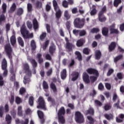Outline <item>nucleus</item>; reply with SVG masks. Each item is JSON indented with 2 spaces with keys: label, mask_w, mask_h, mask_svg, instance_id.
Here are the masks:
<instances>
[{
  "label": "nucleus",
  "mask_w": 124,
  "mask_h": 124,
  "mask_svg": "<svg viewBox=\"0 0 124 124\" xmlns=\"http://www.w3.org/2000/svg\"><path fill=\"white\" fill-rule=\"evenodd\" d=\"M20 32L24 39H29V38H32L33 37V33H30L29 31L27 30L26 24L25 23L21 27Z\"/></svg>",
  "instance_id": "obj_1"
},
{
  "label": "nucleus",
  "mask_w": 124,
  "mask_h": 124,
  "mask_svg": "<svg viewBox=\"0 0 124 124\" xmlns=\"http://www.w3.org/2000/svg\"><path fill=\"white\" fill-rule=\"evenodd\" d=\"M84 25H85V18L80 19V18L78 17L74 21V25L77 29H82Z\"/></svg>",
  "instance_id": "obj_2"
},
{
  "label": "nucleus",
  "mask_w": 124,
  "mask_h": 124,
  "mask_svg": "<svg viewBox=\"0 0 124 124\" xmlns=\"http://www.w3.org/2000/svg\"><path fill=\"white\" fill-rule=\"evenodd\" d=\"M1 68L3 70L2 77L4 78L7 77L8 75V70H7V61L5 59H3L1 63Z\"/></svg>",
  "instance_id": "obj_3"
},
{
  "label": "nucleus",
  "mask_w": 124,
  "mask_h": 124,
  "mask_svg": "<svg viewBox=\"0 0 124 124\" xmlns=\"http://www.w3.org/2000/svg\"><path fill=\"white\" fill-rule=\"evenodd\" d=\"M75 120L78 124H82L85 121L84 116L79 111L75 112Z\"/></svg>",
  "instance_id": "obj_4"
},
{
  "label": "nucleus",
  "mask_w": 124,
  "mask_h": 124,
  "mask_svg": "<svg viewBox=\"0 0 124 124\" xmlns=\"http://www.w3.org/2000/svg\"><path fill=\"white\" fill-rule=\"evenodd\" d=\"M38 102L39 103V105L37 106V108L38 109H42L43 110H46V104L45 103V101H44V99L43 97H40L38 99Z\"/></svg>",
  "instance_id": "obj_5"
},
{
  "label": "nucleus",
  "mask_w": 124,
  "mask_h": 124,
  "mask_svg": "<svg viewBox=\"0 0 124 124\" xmlns=\"http://www.w3.org/2000/svg\"><path fill=\"white\" fill-rule=\"evenodd\" d=\"M5 51H6L9 59H12V56L11 55V54H12V48H11L10 44H7L5 46Z\"/></svg>",
  "instance_id": "obj_6"
},
{
  "label": "nucleus",
  "mask_w": 124,
  "mask_h": 124,
  "mask_svg": "<svg viewBox=\"0 0 124 124\" xmlns=\"http://www.w3.org/2000/svg\"><path fill=\"white\" fill-rule=\"evenodd\" d=\"M23 69L25 71L26 74L29 76H31V71L30 69V66L29 65V64L27 63L24 64Z\"/></svg>",
  "instance_id": "obj_7"
},
{
  "label": "nucleus",
  "mask_w": 124,
  "mask_h": 124,
  "mask_svg": "<svg viewBox=\"0 0 124 124\" xmlns=\"http://www.w3.org/2000/svg\"><path fill=\"white\" fill-rule=\"evenodd\" d=\"M87 72L89 74H93V75H95V76H99V74H98V71L95 69L93 68H88L86 70Z\"/></svg>",
  "instance_id": "obj_8"
},
{
  "label": "nucleus",
  "mask_w": 124,
  "mask_h": 124,
  "mask_svg": "<svg viewBox=\"0 0 124 124\" xmlns=\"http://www.w3.org/2000/svg\"><path fill=\"white\" fill-rule=\"evenodd\" d=\"M13 35L10 38V42L12 46H16V37H15V32L13 31Z\"/></svg>",
  "instance_id": "obj_9"
},
{
  "label": "nucleus",
  "mask_w": 124,
  "mask_h": 124,
  "mask_svg": "<svg viewBox=\"0 0 124 124\" xmlns=\"http://www.w3.org/2000/svg\"><path fill=\"white\" fill-rule=\"evenodd\" d=\"M37 114L40 120L41 124H44V122H45V119H44V114H43V112L40 110H38Z\"/></svg>",
  "instance_id": "obj_10"
},
{
  "label": "nucleus",
  "mask_w": 124,
  "mask_h": 124,
  "mask_svg": "<svg viewBox=\"0 0 124 124\" xmlns=\"http://www.w3.org/2000/svg\"><path fill=\"white\" fill-rule=\"evenodd\" d=\"M75 46L73 44L69 43L67 41V43L66 44V49L68 51V52H70L72 50V49H74Z\"/></svg>",
  "instance_id": "obj_11"
},
{
  "label": "nucleus",
  "mask_w": 124,
  "mask_h": 124,
  "mask_svg": "<svg viewBox=\"0 0 124 124\" xmlns=\"http://www.w3.org/2000/svg\"><path fill=\"white\" fill-rule=\"evenodd\" d=\"M124 114H120L118 115V116L116 117V121L117 123H123L124 122Z\"/></svg>",
  "instance_id": "obj_12"
},
{
  "label": "nucleus",
  "mask_w": 124,
  "mask_h": 124,
  "mask_svg": "<svg viewBox=\"0 0 124 124\" xmlns=\"http://www.w3.org/2000/svg\"><path fill=\"white\" fill-rule=\"evenodd\" d=\"M56 13H55V16L56 19L57 20H59L61 17H62V11H61V9H58V10H54Z\"/></svg>",
  "instance_id": "obj_13"
},
{
  "label": "nucleus",
  "mask_w": 124,
  "mask_h": 124,
  "mask_svg": "<svg viewBox=\"0 0 124 124\" xmlns=\"http://www.w3.org/2000/svg\"><path fill=\"white\" fill-rule=\"evenodd\" d=\"M83 81L86 84H89L90 83V79H89V75L87 73H84L83 74Z\"/></svg>",
  "instance_id": "obj_14"
},
{
  "label": "nucleus",
  "mask_w": 124,
  "mask_h": 124,
  "mask_svg": "<svg viewBox=\"0 0 124 124\" xmlns=\"http://www.w3.org/2000/svg\"><path fill=\"white\" fill-rule=\"evenodd\" d=\"M33 29L34 31H36L39 28V25H38V22H37V20L35 18H34L32 20Z\"/></svg>",
  "instance_id": "obj_15"
},
{
  "label": "nucleus",
  "mask_w": 124,
  "mask_h": 124,
  "mask_svg": "<svg viewBox=\"0 0 124 124\" xmlns=\"http://www.w3.org/2000/svg\"><path fill=\"white\" fill-rule=\"evenodd\" d=\"M114 28H115V24H113L110 26V33H115V34H118V33H119V31L114 29Z\"/></svg>",
  "instance_id": "obj_16"
},
{
  "label": "nucleus",
  "mask_w": 124,
  "mask_h": 124,
  "mask_svg": "<svg viewBox=\"0 0 124 124\" xmlns=\"http://www.w3.org/2000/svg\"><path fill=\"white\" fill-rule=\"evenodd\" d=\"M97 13V10H96V7L95 5H93L92 10L90 12V15L91 16H94Z\"/></svg>",
  "instance_id": "obj_17"
},
{
  "label": "nucleus",
  "mask_w": 124,
  "mask_h": 124,
  "mask_svg": "<svg viewBox=\"0 0 124 124\" xmlns=\"http://www.w3.org/2000/svg\"><path fill=\"white\" fill-rule=\"evenodd\" d=\"M98 19L100 22H105L107 20L106 17L102 14H98Z\"/></svg>",
  "instance_id": "obj_18"
},
{
  "label": "nucleus",
  "mask_w": 124,
  "mask_h": 124,
  "mask_svg": "<svg viewBox=\"0 0 124 124\" xmlns=\"http://www.w3.org/2000/svg\"><path fill=\"white\" fill-rule=\"evenodd\" d=\"M64 114H65V110L64 109V107H62L58 111V116H63Z\"/></svg>",
  "instance_id": "obj_19"
},
{
  "label": "nucleus",
  "mask_w": 124,
  "mask_h": 124,
  "mask_svg": "<svg viewBox=\"0 0 124 124\" xmlns=\"http://www.w3.org/2000/svg\"><path fill=\"white\" fill-rule=\"evenodd\" d=\"M42 55L40 53H38L36 55V59H38L39 63H42L43 62V58H42Z\"/></svg>",
  "instance_id": "obj_20"
},
{
  "label": "nucleus",
  "mask_w": 124,
  "mask_h": 124,
  "mask_svg": "<svg viewBox=\"0 0 124 124\" xmlns=\"http://www.w3.org/2000/svg\"><path fill=\"white\" fill-rule=\"evenodd\" d=\"M56 51V46L53 45L49 47V52L50 55H53Z\"/></svg>",
  "instance_id": "obj_21"
},
{
  "label": "nucleus",
  "mask_w": 124,
  "mask_h": 124,
  "mask_svg": "<svg viewBox=\"0 0 124 124\" xmlns=\"http://www.w3.org/2000/svg\"><path fill=\"white\" fill-rule=\"evenodd\" d=\"M84 43H85V40L83 39H80L77 42V46H78V47H81Z\"/></svg>",
  "instance_id": "obj_22"
},
{
  "label": "nucleus",
  "mask_w": 124,
  "mask_h": 124,
  "mask_svg": "<svg viewBox=\"0 0 124 124\" xmlns=\"http://www.w3.org/2000/svg\"><path fill=\"white\" fill-rule=\"evenodd\" d=\"M95 57L96 60H99L101 57V52L99 50H96L95 52Z\"/></svg>",
  "instance_id": "obj_23"
},
{
  "label": "nucleus",
  "mask_w": 124,
  "mask_h": 124,
  "mask_svg": "<svg viewBox=\"0 0 124 124\" xmlns=\"http://www.w3.org/2000/svg\"><path fill=\"white\" fill-rule=\"evenodd\" d=\"M23 13H24V10L21 8H19L17 9L16 14L17 15V16H21V15H22Z\"/></svg>",
  "instance_id": "obj_24"
},
{
  "label": "nucleus",
  "mask_w": 124,
  "mask_h": 124,
  "mask_svg": "<svg viewBox=\"0 0 124 124\" xmlns=\"http://www.w3.org/2000/svg\"><path fill=\"white\" fill-rule=\"evenodd\" d=\"M30 62L31 63L34 68H35V67L37 66V62H36V61H35V60L33 59H30Z\"/></svg>",
  "instance_id": "obj_25"
},
{
  "label": "nucleus",
  "mask_w": 124,
  "mask_h": 124,
  "mask_svg": "<svg viewBox=\"0 0 124 124\" xmlns=\"http://www.w3.org/2000/svg\"><path fill=\"white\" fill-rule=\"evenodd\" d=\"M116 42H112L110 45L109 46V50L110 51H113L115 48H116Z\"/></svg>",
  "instance_id": "obj_26"
},
{
  "label": "nucleus",
  "mask_w": 124,
  "mask_h": 124,
  "mask_svg": "<svg viewBox=\"0 0 124 124\" xmlns=\"http://www.w3.org/2000/svg\"><path fill=\"white\" fill-rule=\"evenodd\" d=\"M78 76H79V73L78 72H74L73 73V78H72V81H75V80H77Z\"/></svg>",
  "instance_id": "obj_27"
},
{
  "label": "nucleus",
  "mask_w": 124,
  "mask_h": 124,
  "mask_svg": "<svg viewBox=\"0 0 124 124\" xmlns=\"http://www.w3.org/2000/svg\"><path fill=\"white\" fill-rule=\"evenodd\" d=\"M62 79H65L66 77V69H64L61 73Z\"/></svg>",
  "instance_id": "obj_28"
},
{
  "label": "nucleus",
  "mask_w": 124,
  "mask_h": 124,
  "mask_svg": "<svg viewBox=\"0 0 124 124\" xmlns=\"http://www.w3.org/2000/svg\"><path fill=\"white\" fill-rule=\"evenodd\" d=\"M52 3L54 8V10H58V9H60V7L58 5V2H57V1L56 0H53L52 1Z\"/></svg>",
  "instance_id": "obj_29"
},
{
  "label": "nucleus",
  "mask_w": 124,
  "mask_h": 124,
  "mask_svg": "<svg viewBox=\"0 0 124 124\" xmlns=\"http://www.w3.org/2000/svg\"><path fill=\"white\" fill-rule=\"evenodd\" d=\"M108 28L104 27L102 29V32L105 36H107L108 35Z\"/></svg>",
  "instance_id": "obj_30"
},
{
  "label": "nucleus",
  "mask_w": 124,
  "mask_h": 124,
  "mask_svg": "<svg viewBox=\"0 0 124 124\" xmlns=\"http://www.w3.org/2000/svg\"><path fill=\"white\" fill-rule=\"evenodd\" d=\"M43 87L44 90H45V92H47L46 90H48V89H49L48 83H47V82L45 80H44L43 82Z\"/></svg>",
  "instance_id": "obj_31"
},
{
  "label": "nucleus",
  "mask_w": 124,
  "mask_h": 124,
  "mask_svg": "<svg viewBox=\"0 0 124 124\" xmlns=\"http://www.w3.org/2000/svg\"><path fill=\"white\" fill-rule=\"evenodd\" d=\"M58 120H59V122L60 124H65V119H64V118L63 117V116H58Z\"/></svg>",
  "instance_id": "obj_32"
},
{
  "label": "nucleus",
  "mask_w": 124,
  "mask_h": 124,
  "mask_svg": "<svg viewBox=\"0 0 124 124\" xmlns=\"http://www.w3.org/2000/svg\"><path fill=\"white\" fill-rule=\"evenodd\" d=\"M31 82V79L27 76H25L24 77V80H23V83L24 85H27V84H30V82Z\"/></svg>",
  "instance_id": "obj_33"
},
{
  "label": "nucleus",
  "mask_w": 124,
  "mask_h": 124,
  "mask_svg": "<svg viewBox=\"0 0 124 124\" xmlns=\"http://www.w3.org/2000/svg\"><path fill=\"white\" fill-rule=\"evenodd\" d=\"M64 17H65L66 20H69L70 19V15L68 13V11H65L64 12Z\"/></svg>",
  "instance_id": "obj_34"
},
{
  "label": "nucleus",
  "mask_w": 124,
  "mask_h": 124,
  "mask_svg": "<svg viewBox=\"0 0 124 124\" xmlns=\"http://www.w3.org/2000/svg\"><path fill=\"white\" fill-rule=\"evenodd\" d=\"M93 113H94V111L93 110V108H90L89 110H87L85 112L86 115H88V114H90V115H93Z\"/></svg>",
  "instance_id": "obj_35"
},
{
  "label": "nucleus",
  "mask_w": 124,
  "mask_h": 124,
  "mask_svg": "<svg viewBox=\"0 0 124 124\" xmlns=\"http://www.w3.org/2000/svg\"><path fill=\"white\" fill-rule=\"evenodd\" d=\"M16 9V4L14 3L12 6L11 7L10 10L9 11L10 13H12V12H14Z\"/></svg>",
  "instance_id": "obj_36"
},
{
  "label": "nucleus",
  "mask_w": 124,
  "mask_h": 124,
  "mask_svg": "<svg viewBox=\"0 0 124 124\" xmlns=\"http://www.w3.org/2000/svg\"><path fill=\"white\" fill-rule=\"evenodd\" d=\"M17 41H18L19 45H20V46H21V47H23V46H24V41H23V39H22V38L21 37H18Z\"/></svg>",
  "instance_id": "obj_37"
},
{
  "label": "nucleus",
  "mask_w": 124,
  "mask_h": 124,
  "mask_svg": "<svg viewBox=\"0 0 124 124\" xmlns=\"http://www.w3.org/2000/svg\"><path fill=\"white\" fill-rule=\"evenodd\" d=\"M50 88L52 90L53 92L57 93V87H56V85H55L54 83L52 82L50 84Z\"/></svg>",
  "instance_id": "obj_38"
},
{
  "label": "nucleus",
  "mask_w": 124,
  "mask_h": 124,
  "mask_svg": "<svg viewBox=\"0 0 124 124\" xmlns=\"http://www.w3.org/2000/svg\"><path fill=\"white\" fill-rule=\"evenodd\" d=\"M6 121L8 124H9L11 123V116L9 114H7L5 117Z\"/></svg>",
  "instance_id": "obj_39"
},
{
  "label": "nucleus",
  "mask_w": 124,
  "mask_h": 124,
  "mask_svg": "<svg viewBox=\"0 0 124 124\" xmlns=\"http://www.w3.org/2000/svg\"><path fill=\"white\" fill-rule=\"evenodd\" d=\"M31 49L33 50H35L36 48V45H35V42L34 41V40H32L31 41Z\"/></svg>",
  "instance_id": "obj_40"
},
{
  "label": "nucleus",
  "mask_w": 124,
  "mask_h": 124,
  "mask_svg": "<svg viewBox=\"0 0 124 124\" xmlns=\"http://www.w3.org/2000/svg\"><path fill=\"white\" fill-rule=\"evenodd\" d=\"M111 107L110 104H106L104 107V109L105 110V111H108L111 109Z\"/></svg>",
  "instance_id": "obj_41"
},
{
  "label": "nucleus",
  "mask_w": 124,
  "mask_h": 124,
  "mask_svg": "<svg viewBox=\"0 0 124 124\" xmlns=\"http://www.w3.org/2000/svg\"><path fill=\"white\" fill-rule=\"evenodd\" d=\"M104 117L105 118H106V119H107V120H112V119H113V115L109 114H105L104 115Z\"/></svg>",
  "instance_id": "obj_42"
},
{
  "label": "nucleus",
  "mask_w": 124,
  "mask_h": 124,
  "mask_svg": "<svg viewBox=\"0 0 124 124\" xmlns=\"http://www.w3.org/2000/svg\"><path fill=\"white\" fill-rule=\"evenodd\" d=\"M86 34H87V32L85 30H79V36H85Z\"/></svg>",
  "instance_id": "obj_43"
},
{
  "label": "nucleus",
  "mask_w": 124,
  "mask_h": 124,
  "mask_svg": "<svg viewBox=\"0 0 124 124\" xmlns=\"http://www.w3.org/2000/svg\"><path fill=\"white\" fill-rule=\"evenodd\" d=\"M33 100H34L33 97L31 96L29 98V103L30 106H32L33 105Z\"/></svg>",
  "instance_id": "obj_44"
},
{
  "label": "nucleus",
  "mask_w": 124,
  "mask_h": 124,
  "mask_svg": "<svg viewBox=\"0 0 124 124\" xmlns=\"http://www.w3.org/2000/svg\"><path fill=\"white\" fill-rule=\"evenodd\" d=\"M35 5L37 8L40 9V8L42 7V2H41V1H38L36 2Z\"/></svg>",
  "instance_id": "obj_45"
},
{
  "label": "nucleus",
  "mask_w": 124,
  "mask_h": 124,
  "mask_svg": "<svg viewBox=\"0 0 124 124\" xmlns=\"http://www.w3.org/2000/svg\"><path fill=\"white\" fill-rule=\"evenodd\" d=\"M97 77H98V76H90V81L92 82V83H93V82H94L95 81H96L97 79Z\"/></svg>",
  "instance_id": "obj_46"
},
{
  "label": "nucleus",
  "mask_w": 124,
  "mask_h": 124,
  "mask_svg": "<svg viewBox=\"0 0 124 124\" xmlns=\"http://www.w3.org/2000/svg\"><path fill=\"white\" fill-rule=\"evenodd\" d=\"M75 54L77 56L78 61H82V55H81V53L78 51H76Z\"/></svg>",
  "instance_id": "obj_47"
},
{
  "label": "nucleus",
  "mask_w": 124,
  "mask_h": 124,
  "mask_svg": "<svg viewBox=\"0 0 124 124\" xmlns=\"http://www.w3.org/2000/svg\"><path fill=\"white\" fill-rule=\"evenodd\" d=\"M112 100L114 102H115L116 101V100H117V101L118 100H120V99H119V97H118V95H117V93H114L113 94V98H112Z\"/></svg>",
  "instance_id": "obj_48"
},
{
  "label": "nucleus",
  "mask_w": 124,
  "mask_h": 124,
  "mask_svg": "<svg viewBox=\"0 0 124 124\" xmlns=\"http://www.w3.org/2000/svg\"><path fill=\"white\" fill-rule=\"evenodd\" d=\"M7 7V5L5 3H3L2 5V13L4 14L6 12V8Z\"/></svg>",
  "instance_id": "obj_49"
},
{
  "label": "nucleus",
  "mask_w": 124,
  "mask_h": 124,
  "mask_svg": "<svg viewBox=\"0 0 124 124\" xmlns=\"http://www.w3.org/2000/svg\"><path fill=\"white\" fill-rule=\"evenodd\" d=\"M26 25L29 30H31V29L32 28V24H31V22H30V21H27Z\"/></svg>",
  "instance_id": "obj_50"
},
{
  "label": "nucleus",
  "mask_w": 124,
  "mask_h": 124,
  "mask_svg": "<svg viewBox=\"0 0 124 124\" xmlns=\"http://www.w3.org/2000/svg\"><path fill=\"white\" fill-rule=\"evenodd\" d=\"M121 2V0H114V5L115 6V7H118V5H119Z\"/></svg>",
  "instance_id": "obj_51"
},
{
  "label": "nucleus",
  "mask_w": 124,
  "mask_h": 124,
  "mask_svg": "<svg viewBox=\"0 0 124 124\" xmlns=\"http://www.w3.org/2000/svg\"><path fill=\"white\" fill-rule=\"evenodd\" d=\"M18 116H22L23 111H22V107L19 106L18 107Z\"/></svg>",
  "instance_id": "obj_52"
},
{
  "label": "nucleus",
  "mask_w": 124,
  "mask_h": 124,
  "mask_svg": "<svg viewBox=\"0 0 124 124\" xmlns=\"http://www.w3.org/2000/svg\"><path fill=\"white\" fill-rule=\"evenodd\" d=\"M87 119L88 121H89V124H92L94 123V120H93V118L92 117V116H87Z\"/></svg>",
  "instance_id": "obj_53"
},
{
  "label": "nucleus",
  "mask_w": 124,
  "mask_h": 124,
  "mask_svg": "<svg viewBox=\"0 0 124 124\" xmlns=\"http://www.w3.org/2000/svg\"><path fill=\"white\" fill-rule=\"evenodd\" d=\"M49 45V40H46L44 45L43 46V48L44 50H46V48Z\"/></svg>",
  "instance_id": "obj_54"
},
{
  "label": "nucleus",
  "mask_w": 124,
  "mask_h": 124,
  "mask_svg": "<svg viewBox=\"0 0 124 124\" xmlns=\"http://www.w3.org/2000/svg\"><path fill=\"white\" fill-rule=\"evenodd\" d=\"M106 12V6H104L102 8L101 10L99 12V14H104Z\"/></svg>",
  "instance_id": "obj_55"
},
{
  "label": "nucleus",
  "mask_w": 124,
  "mask_h": 124,
  "mask_svg": "<svg viewBox=\"0 0 124 124\" xmlns=\"http://www.w3.org/2000/svg\"><path fill=\"white\" fill-rule=\"evenodd\" d=\"M122 59H123V55H121L115 58L114 59V61L115 62H118V61H120V60H122Z\"/></svg>",
  "instance_id": "obj_56"
},
{
  "label": "nucleus",
  "mask_w": 124,
  "mask_h": 124,
  "mask_svg": "<svg viewBox=\"0 0 124 124\" xmlns=\"http://www.w3.org/2000/svg\"><path fill=\"white\" fill-rule=\"evenodd\" d=\"M27 9H28V12H31V11L32 10V5H31V4L28 3L27 4Z\"/></svg>",
  "instance_id": "obj_57"
},
{
  "label": "nucleus",
  "mask_w": 124,
  "mask_h": 124,
  "mask_svg": "<svg viewBox=\"0 0 124 124\" xmlns=\"http://www.w3.org/2000/svg\"><path fill=\"white\" fill-rule=\"evenodd\" d=\"M5 19V16H4V15H1L0 16V24H1V22H4Z\"/></svg>",
  "instance_id": "obj_58"
},
{
  "label": "nucleus",
  "mask_w": 124,
  "mask_h": 124,
  "mask_svg": "<svg viewBox=\"0 0 124 124\" xmlns=\"http://www.w3.org/2000/svg\"><path fill=\"white\" fill-rule=\"evenodd\" d=\"M62 5L65 8H67L68 7V2L65 0H63L62 1Z\"/></svg>",
  "instance_id": "obj_59"
},
{
  "label": "nucleus",
  "mask_w": 124,
  "mask_h": 124,
  "mask_svg": "<svg viewBox=\"0 0 124 124\" xmlns=\"http://www.w3.org/2000/svg\"><path fill=\"white\" fill-rule=\"evenodd\" d=\"M98 31H99L98 28H93L91 31V32H92V33H97Z\"/></svg>",
  "instance_id": "obj_60"
},
{
  "label": "nucleus",
  "mask_w": 124,
  "mask_h": 124,
  "mask_svg": "<svg viewBox=\"0 0 124 124\" xmlns=\"http://www.w3.org/2000/svg\"><path fill=\"white\" fill-rule=\"evenodd\" d=\"M16 102L17 104H20L22 102V99L19 97L16 98Z\"/></svg>",
  "instance_id": "obj_61"
},
{
  "label": "nucleus",
  "mask_w": 124,
  "mask_h": 124,
  "mask_svg": "<svg viewBox=\"0 0 124 124\" xmlns=\"http://www.w3.org/2000/svg\"><path fill=\"white\" fill-rule=\"evenodd\" d=\"M79 32H80V30H78L76 29L73 30V33L75 34V35H76V36H78L79 33Z\"/></svg>",
  "instance_id": "obj_62"
},
{
  "label": "nucleus",
  "mask_w": 124,
  "mask_h": 124,
  "mask_svg": "<svg viewBox=\"0 0 124 124\" xmlns=\"http://www.w3.org/2000/svg\"><path fill=\"white\" fill-rule=\"evenodd\" d=\"M83 53L85 55H89L90 53V49L88 48H85L83 49Z\"/></svg>",
  "instance_id": "obj_63"
},
{
  "label": "nucleus",
  "mask_w": 124,
  "mask_h": 124,
  "mask_svg": "<svg viewBox=\"0 0 124 124\" xmlns=\"http://www.w3.org/2000/svg\"><path fill=\"white\" fill-rule=\"evenodd\" d=\"M11 77L10 78L11 81H15V74H14L13 72H11Z\"/></svg>",
  "instance_id": "obj_64"
}]
</instances>
